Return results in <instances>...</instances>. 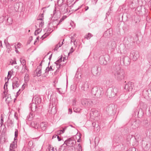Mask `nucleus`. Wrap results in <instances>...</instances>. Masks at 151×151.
<instances>
[{"label": "nucleus", "mask_w": 151, "mask_h": 151, "mask_svg": "<svg viewBox=\"0 0 151 151\" xmlns=\"http://www.w3.org/2000/svg\"><path fill=\"white\" fill-rule=\"evenodd\" d=\"M5 100L8 102H10L12 101V99L10 94L7 95V97H5Z\"/></svg>", "instance_id": "23"}, {"label": "nucleus", "mask_w": 151, "mask_h": 151, "mask_svg": "<svg viewBox=\"0 0 151 151\" xmlns=\"http://www.w3.org/2000/svg\"><path fill=\"white\" fill-rule=\"evenodd\" d=\"M33 101L35 102V104L38 105L41 103V99L40 96H35L33 98Z\"/></svg>", "instance_id": "8"}, {"label": "nucleus", "mask_w": 151, "mask_h": 151, "mask_svg": "<svg viewBox=\"0 0 151 151\" xmlns=\"http://www.w3.org/2000/svg\"><path fill=\"white\" fill-rule=\"evenodd\" d=\"M25 88V86H24V85H23L22 86V88H21V90H22V91Z\"/></svg>", "instance_id": "60"}, {"label": "nucleus", "mask_w": 151, "mask_h": 151, "mask_svg": "<svg viewBox=\"0 0 151 151\" xmlns=\"http://www.w3.org/2000/svg\"><path fill=\"white\" fill-rule=\"evenodd\" d=\"M77 148L78 150L77 151H82V148L80 144H78V146L77 147Z\"/></svg>", "instance_id": "39"}, {"label": "nucleus", "mask_w": 151, "mask_h": 151, "mask_svg": "<svg viewBox=\"0 0 151 151\" xmlns=\"http://www.w3.org/2000/svg\"><path fill=\"white\" fill-rule=\"evenodd\" d=\"M7 22L9 23V24H12V20L11 18H7Z\"/></svg>", "instance_id": "40"}, {"label": "nucleus", "mask_w": 151, "mask_h": 151, "mask_svg": "<svg viewBox=\"0 0 151 151\" xmlns=\"http://www.w3.org/2000/svg\"><path fill=\"white\" fill-rule=\"evenodd\" d=\"M58 135V134H57V138L58 139V141H60L61 140V139Z\"/></svg>", "instance_id": "56"}, {"label": "nucleus", "mask_w": 151, "mask_h": 151, "mask_svg": "<svg viewBox=\"0 0 151 151\" xmlns=\"http://www.w3.org/2000/svg\"><path fill=\"white\" fill-rule=\"evenodd\" d=\"M7 126L8 127H11L13 126V122L9 118L7 121Z\"/></svg>", "instance_id": "17"}, {"label": "nucleus", "mask_w": 151, "mask_h": 151, "mask_svg": "<svg viewBox=\"0 0 151 151\" xmlns=\"http://www.w3.org/2000/svg\"><path fill=\"white\" fill-rule=\"evenodd\" d=\"M1 2L4 4L7 5L8 4L9 0H0Z\"/></svg>", "instance_id": "34"}, {"label": "nucleus", "mask_w": 151, "mask_h": 151, "mask_svg": "<svg viewBox=\"0 0 151 151\" xmlns=\"http://www.w3.org/2000/svg\"><path fill=\"white\" fill-rule=\"evenodd\" d=\"M3 132H2L0 137V142L4 143L5 142V139L4 135V134H3Z\"/></svg>", "instance_id": "20"}, {"label": "nucleus", "mask_w": 151, "mask_h": 151, "mask_svg": "<svg viewBox=\"0 0 151 151\" xmlns=\"http://www.w3.org/2000/svg\"><path fill=\"white\" fill-rule=\"evenodd\" d=\"M24 8V4L21 2L15 4L14 5V9H23Z\"/></svg>", "instance_id": "5"}, {"label": "nucleus", "mask_w": 151, "mask_h": 151, "mask_svg": "<svg viewBox=\"0 0 151 151\" xmlns=\"http://www.w3.org/2000/svg\"><path fill=\"white\" fill-rule=\"evenodd\" d=\"M66 128H63L62 130H60L58 132L57 134H60L63 133L65 130L66 129Z\"/></svg>", "instance_id": "33"}, {"label": "nucleus", "mask_w": 151, "mask_h": 151, "mask_svg": "<svg viewBox=\"0 0 151 151\" xmlns=\"http://www.w3.org/2000/svg\"><path fill=\"white\" fill-rule=\"evenodd\" d=\"M52 66H50V67L48 66L46 69L45 72L43 74L44 76L46 77L48 73L50 71H53L54 70V69L53 68Z\"/></svg>", "instance_id": "9"}, {"label": "nucleus", "mask_w": 151, "mask_h": 151, "mask_svg": "<svg viewBox=\"0 0 151 151\" xmlns=\"http://www.w3.org/2000/svg\"><path fill=\"white\" fill-rule=\"evenodd\" d=\"M22 44L21 43L19 42L17 44V45H16L17 47V48H20L21 47V46Z\"/></svg>", "instance_id": "48"}, {"label": "nucleus", "mask_w": 151, "mask_h": 151, "mask_svg": "<svg viewBox=\"0 0 151 151\" xmlns=\"http://www.w3.org/2000/svg\"><path fill=\"white\" fill-rule=\"evenodd\" d=\"M51 28H48V30L47 31V32L41 37V38L42 39V40H43L44 38H46L47 36L49 35L50 33L53 31V30H52L51 31Z\"/></svg>", "instance_id": "14"}, {"label": "nucleus", "mask_w": 151, "mask_h": 151, "mask_svg": "<svg viewBox=\"0 0 151 151\" xmlns=\"http://www.w3.org/2000/svg\"><path fill=\"white\" fill-rule=\"evenodd\" d=\"M91 111L93 115H95V116H96V114H97L98 113V111L95 109H91Z\"/></svg>", "instance_id": "29"}, {"label": "nucleus", "mask_w": 151, "mask_h": 151, "mask_svg": "<svg viewBox=\"0 0 151 151\" xmlns=\"http://www.w3.org/2000/svg\"><path fill=\"white\" fill-rule=\"evenodd\" d=\"M52 54H51L49 58V60L50 61L51 60V59L52 58Z\"/></svg>", "instance_id": "62"}, {"label": "nucleus", "mask_w": 151, "mask_h": 151, "mask_svg": "<svg viewBox=\"0 0 151 151\" xmlns=\"http://www.w3.org/2000/svg\"><path fill=\"white\" fill-rule=\"evenodd\" d=\"M132 82H128L126 84L124 87V89L127 91H129L132 89Z\"/></svg>", "instance_id": "11"}, {"label": "nucleus", "mask_w": 151, "mask_h": 151, "mask_svg": "<svg viewBox=\"0 0 151 151\" xmlns=\"http://www.w3.org/2000/svg\"><path fill=\"white\" fill-rule=\"evenodd\" d=\"M8 82H7H7H6L4 86H5V87H7Z\"/></svg>", "instance_id": "59"}, {"label": "nucleus", "mask_w": 151, "mask_h": 151, "mask_svg": "<svg viewBox=\"0 0 151 151\" xmlns=\"http://www.w3.org/2000/svg\"><path fill=\"white\" fill-rule=\"evenodd\" d=\"M15 133H14L15 137L14 138V139H17V137L18 135V129H15Z\"/></svg>", "instance_id": "36"}, {"label": "nucleus", "mask_w": 151, "mask_h": 151, "mask_svg": "<svg viewBox=\"0 0 151 151\" xmlns=\"http://www.w3.org/2000/svg\"><path fill=\"white\" fill-rule=\"evenodd\" d=\"M0 47L2 48L3 46L2 45V42L0 40Z\"/></svg>", "instance_id": "58"}, {"label": "nucleus", "mask_w": 151, "mask_h": 151, "mask_svg": "<svg viewBox=\"0 0 151 151\" xmlns=\"http://www.w3.org/2000/svg\"><path fill=\"white\" fill-rule=\"evenodd\" d=\"M42 68L41 66H38L36 69V75L37 77H39L41 76L42 73Z\"/></svg>", "instance_id": "12"}, {"label": "nucleus", "mask_w": 151, "mask_h": 151, "mask_svg": "<svg viewBox=\"0 0 151 151\" xmlns=\"http://www.w3.org/2000/svg\"><path fill=\"white\" fill-rule=\"evenodd\" d=\"M58 45H56L55 48L53 50L54 51H57L58 49V48H59L58 47Z\"/></svg>", "instance_id": "51"}, {"label": "nucleus", "mask_w": 151, "mask_h": 151, "mask_svg": "<svg viewBox=\"0 0 151 151\" xmlns=\"http://www.w3.org/2000/svg\"><path fill=\"white\" fill-rule=\"evenodd\" d=\"M58 82V80L56 79L55 80V81H54L53 83H55V84H56Z\"/></svg>", "instance_id": "63"}, {"label": "nucleus", "mask_w": 151, "mask_h": 151, "mask_svg": "<svg viewBox=\"0 0 151 151\" xmlns=\"http://www.w3.org/2000/svg\"><path fill=\"white\" fill-rule=\"evenodd\" d=\"M89 87L88 83L87 82H85L81 87V91L83 92L87 91L88 90Z\"/></svg>", "instance_id": "7"}, {"label": "nucleus", "mask_w": 151, "mask_h": 151, "mask_svg": "<svg viewBox=\"0 0 151 151\" xmlns=\"http://www.w3.org/2000/svg\"><path fill=\"white\" fill-rule=\"evenodd\" d=\"M66 63H65V64H63L62 65H61V64H60L59 63L55 64L56 65L57 69H58L59 70V69L61 67H63L65 65Z\"/></svg>", "instance_id": "22"}, {"label": "nucleus", "mask_w": 151, "mask_h": 151, "mask_svg": "<svg viewBox=\"0 0 151 151\" xmlns=\"http://www.w3.org/2000/svg\"><path fill=\"white\" fill-rule=\"evenodd\" d=\"M67 16H63V17L60 19L59 22H57V25H58L60 24L61 23L67 18Z\"/></svg>", "instance_id": "21"}, {"label": "nucleus", "mask_w": 151, "mask_h": 151, "mask_svg": "<svg viewBox=\"0 0 151 151\" xmlns=\"http://www.w3.org/2000/svg\"><path fill=\"white\" fill-rule=\"evenodd\" d=\"M24 69V70L22 71V73H24L25 72H26V70H27V71H28V70L26 65H24V66H22V69Z\"/></svg>", "instance_id": "30"}, {"label": "nucleus", "mask_w": 151, "mask_h": 151, "mask_svg": "<svg viewBox=\"0 0 151 151\" xmlns=\"http://www.w3.org/2000/svg\"><path fill=\"white\" fill-rule=\"evenodd\" d=\"M17 139H14V141L10 144L9 148L10 150H13V149L17 147Z\"/></svg>", "instance_id": "10"}, {"label": "nucleus", "mask_w": 151, "mask_h": 151, "mask_svg": "<svg viewBox=\"0 0 151 151\" xmlns=\"http://www.w3.org/2000/svg\"><path fill=\"white\" fill-rule=\"evenodd\" d=\"M93 35L90 33H88L87 35H86L85 36V38L87 40L90 39V38L93 36Z\"/></svg>", "instance_id": "26"}, {"label": "nucleus", "mask_w": 151, "mask_h": 151, "mask_svg": "<svg viewBox=\"0 0 151 151\" xmlns=\"http://www.w3.org/2000/svg\"><path fill=\"white\" fill-rule=\"evenodd\" d=\"M6 47L7 49V52L8 53H10V52L11 51L12 49L9 43H8V45H6Z\"/></svg>", "instance_id": "25"}, {"label": "nucleus", "mask_w": 151, "mask_h": 151, "mask_svg": "<svg viewBox=\"0 0 151 151\" xmlns=\"http://www.w3.org/2000/svg\"><path fill=\"white\" fill-rule=\"evenodd\" d=\"M78 136V139L77 140V142H81V135H77L76 136V137H77Z\"/></svg>", "instance_id": "43"}, {"label": "nucleus", "mask_w": 151, "mask_h": 151, "mask_svg": "<svg viewBox=\"0 0 151 151\" xmlns=\"http://www.w3.org/2000/svg\"><path fill=\"white\" fill-rule=\"evenodd\" d=\"M14 48L15 49V52H16L17 53L19 54V51L17 49V47L16 45H14Z\"/></svg>", "instance_id": "53"}, {"label": "nucleus", "mask_w": 151, "mask_h": 151, "mask_svg": "<svg viewBox=\"0 0 151 151\" xmlns=\"http://www.w3.org/2000/svg\"><path fill=\"white\" fill-rule=\"evenodd\" d=\"M12 61H10V63H11L12 65H13L14 64H17V63L15 60H12Z\"/></svg>", "instance_id": "49"}, {"label": "nucleus", "mask_w": 151, "mask_h": 151, "mask_svg": "<svg viewBox=\"0 0 151 151\" xmlns=\"http://www.w3.org/2000/svg\"><path fill=\"white\" fill-rule=\"evenodd\" d=\"M52 104L53 105H54L55 106L57 104V102L56 101L55 98H52Z\"/></svg>", "instance_id": "35"}, {"label": "nucleus", "mask_w": 151, "mask_h": 151, "mask_svg": "<svg viewBox=\"0 0 151 151\" xmlns=\"http://www.w3.org/2000/svg\"><path fill=\"white\" fill-rule=\"evenodd\" d=\"M66 146L65 144L64 143V144L60 146L59 150V151H66L67 149L66 148Z\"/></svg>", "instance_id": "19"}, {"label": "nucleus", "mask_w": 151, "mask_h": 151, "mask_svg": "<svg viewBox=\"0 0 151 151\" xmlns=\"http://www.w3.org/2000/svg\"><path fill=\"white\" fill-rule=\"evenodd\" d=\"M130 58L128 56H125L122 59L124 64L126 66H127L130 64Z\"/></svg>", "instance_id": "6"}, {"label": "nucleus", "mask_w": 151, "mask_h": 151, "mask_svg": "<svg viewBox=\"0 0 151 151\" xmlns=\"http://www.w3.org/2000/svg\"><path fill=\"white\" fill-rule=\"evenodd\" d=\"M116 79L119 81H121L127 78V75L124 71L121 69H119L114 73Z\"/></svg>", "instance_id": "1"}, {"label": "nucleus", "mask_w": 151, "mask_h": 151, "mask_svg": "<svg viewBox=\"0 0 151 151\" xmlns=\"http://www.w3.org/2000/svg\"><path fill=\"white\" fill-rule=\"evenodd\" d=\"M62 61V56H61V57L57 61L55 62V64L60 63Z\"/></svg>", "instance_id": "41"}, {"label": "nucleus", "mask_w": 151, "mask_h": 151, "mask_svg": "<svg viewBox=\"0 0 151 151\" xmlns=\"http://www.w3.org/2000/svg\"><path fill=\"white\" fill-rule=\"evenodd\" d=\"M118 91V90L117 88H114L113 89V91L115 94H117Z\"/></svg>", "instance_id": "42"}, {"label": "nucleus", "mask_w": 151, "mask_h": 151, "mask_svg": "<svg viewBox=\"0 0 151 151\" xmlns=\"http://www.w3.org/2000/svg\"><path fill=\"white\" fill-rule=\"evenodd\" d=\"M73 105L75 106L76 105V99H73L72 100Z\"/></svg>", "instance_id": "45"}, {"label": "nucleus", "mask_w": 151, "mask_h": 151, "mask_svg": "<svg viewBox=\"0 0 151 151\" xmlns=\"http://www.w3.org/2000/svg\"><path fill=\"white\" fill-rule=\"evenodd\" d=\"M31 126L33 128L37 129H38L40 128L39 125L37 124V122L35 121L32 122Z\"/></svg>", "instance_id": "16"}, {"label": "nucleus", "mask_w": 151, "mask_h": 151, "mask_svg": "<svg viewBox=\"0 0 151 151\" xmlns=\"http://www.w3.org/2000/svg\"><path fill=\"white\" fill-rule=\"evenodd\" d=\"M64 41V39L63 40V41L61 42V43L60 42L59 43L57 44L58 45V47H60L63 44V42Z\"/></svg>", "instance_id": "46"}, {"label": "nucleus", "mask_w": 151, "mask_h": 151, "mask_svg": "<svg viewBox=\"0 0 151 151\" xmlns=\"http://www.w3.org/2000/svg\"><path fill=\"white\" fill-rule=\"evenodd\" d=\"M11 71H9L8 72V74L7 75V78H6V77L5 78V81H6V80H7V82H8L9 80V79H10L11 76V75L10 74V73H11Z\"/></svg>", "instance_id": "32"}, {"label": "nucleus", "mask_w": 151, "mask_h": 151, "mask_svg": "<svg viewBox=\"0 0 151 151\" xmlns=\"http://www.w3.org/2000/svg\"><path fill=\"white\" fill-rule=\"evenodd\" d=\"M4 43L6 46L8 45V43H9L7 40H4Z\"/></svg>", "instance_id": "55"}, {"label": "nucleus", "mask_w": 151, "mask_h": 151, "mask_svg": "<svg viewBox=\"0 0 151 151\" xmlns=\"http://www.w3.org/2000/svg\"><path fill=\"white\" fill-rule=\"evenodd\" d=\"M30 108L33 111H35L37 110V104L35 103H33L30 105Z\"/></svg>", "instance_id": "15"}, {"label": "nucleus", "mask_w": 151, "mask_h": 151, "mask_svg": "<svg viewBox=\"0 0 151 151\" xmlns=\"http://www.w3.org/2000/svg\"><path fill=\"white\" fill-rule=\"evenodd\" d=\"M20 62L23 66L26 65V61L24 59H23L22 61L21 60Z\"/></svg>", "instance_id": "44"}, {"label": "nucleus", "mask_w": 151, "mask_h": 151, "mask_svg": "<svg viewBox=\"0 0 151 151\" xmlns=\"http://www.w3.org/2000/svg\"><path fill=\"white\" fill-rule=\"evenodd\" d=\"M4 91L3 92V93L4 94V96L3 97V99L5 97L6 98V97H7V95H9V94L8 93V90L7 87L4 86Z\"/></svg>", "instance_id": "18"}, {"label": "nucleus", "mask_w": 151, "mask_h": 151, "mask_svg": "<svg viewBox=\"0 0 151 151\" xmlns=\"http://www.w3.org/2000/svg\"><path fill=\"white\" fill-rule=\"evenodd\" d=\"M41 30L40 29H38L36 30L35 32V35H36L38 34L41 32Z\"/></svg>", "instance_id": "37"}, {"label": "nucleus", "mask_w": 151, "mask_h": 151, "mask_svg": "<svg viewBox=\"0 0 151 151\" xmlns=\"http://www.w3.org/2000/svg\"><path fill=\"white\" fill-rule=\"evenodd\" d=\"M73 42L75 46L76 47L77 45V42H76V40L74 38H71V43Z\"/></svg>", "instance_id": "28"}, {"label": "nucleus", "mask_w": 151, "mask_h": 151, "mask_svg": "<svg viewBox=\"0 0 151 151\" xmlns=\"http://www.w3.org/2000/svg\"><path fill=\"white\" fill-rule=\"evenodd\" d=\"M59 71V70L58 69H57L54 72V75H57Z\"/></svg>", "instance_id": "54"}, {"label": "nucleus", "mask_w": 151, "mask_h": 151, "mask_svg": "<svg viewBox=\"0 0 151 151\" xmlns=\"http://www.w3.org/2000/svg\"><path fill=\"white\" fill-rule=\"evenodd\" d=\"M41 21H42L40 23V24H39V27H42V26L44 25V22H43V20H41Z\"/></svg>", "instance_id": "47"}, {"label": "nucleus", "mask_w": 151, "mask_h": 151, "mask_svg": "<svg viewBox=\"0 0 151 151\" xmlns=\"http://www.w3.org/2000/svg\"><path fill=\"white\" fill-rule=\"evenodd\" d=\"M64 143L66 146L71 147L75 145L76 141L74 138L71 137L65 140Z\"/></svg>", "instance_id": "2"}, {"label": "nucleus", "mask_w": 151, "mask_h": 151, "mask_svg": "<svg viewBox=\"0 0 151 151\" xmlns=\"http://www.w3.org/2000/svg\"><path fill=\"white\" fill-rule=\"evenodd\" d=\"M72 113V110L71 109H68V114H71Z\"/></svg>", "instance_id": "52"}, {"label": "nucleus", "mask_w": 151, "mask_h": 151, "mask_svg": "<svg viewBox=\"0 0 151 151\" xmlns=\"http://www.w3.org/2000/svg\"><path fill=\"white\" fill-rule=\"evenodd\" d=\"M74 51V50L73 48V47H71L70 50V52L68 53V54L69 55L70 53H73Z\"/></svg>", "instance_id": "50"}, {"label": "nucleus", "mask_w": 151, "mask_h": 151, "mask_svg": "<svg viewBox=\"0 0 151 151\" xmlns=\"http://www.w3.org/2000/svg\"><path fill=\"white\" fill-rule=\"evenodd\" d=\"M47 127V122H42L40 125V127L42 130L45 131V130Z\"/></svg>", "instance_id": "13"}, {"label": "nucleus", "mask_w": 151, "mask_h": 151, "mask_svg": "<svg viewBox=\"0 0 151 151\" xmlns=\"http://www.w3.org/2000/svg\"><path fill=\"white\" fill-rule=\"evenodd\" d=\"M15 68L18 70L19 69V66L16 65L15 66Z\"/></svg>", "instance_id": "64"}, {"label": "nucleus", "mask_w": 151, "mask_h": 151, "mask_svg": "<svg viewBox=\"0 0 151 151\" xmlns=\"http://www.w3.org/2000/svg\"><path fill=\"white\" fill-rule=\"evenodd\" d=\"M21 89H20L17 92V95H19L21 92Z\"/></svg>", "instance_id": "57"}, {"label": "nucleus", "mask_w": 151, "mask_h": 151, "mask_svg": "<svg viewBox=\"0 0 151 151\" xmlns=\"http://www.w3.org/2000/svg\"><path fill=\"white\" fill-rule=\"evenodd\" d=\"M81 103L83 106H86L88 103L87 99H83L81 101Z\"/></svg>", "instance_id": "24"}, {"label": "nucleus", "mask_w": 151, "mask_h": 151, "mask_svg": "<svg viewBox=\"0 0 151 151\" xmlns=\"http://www.w3.org/2000/svg\"><path fill=\"white\" fill-rule=\"evenodd\" d=\"M1 120H0V124L1 125V127H2L3 124V123L4 122V117L2 116V114L1 115Z\"/></svg>", "instance_id": "38"}, {"label": "nucleus", "mask_w": 151, "mask_h": 151, "mask_svg": "<svg viewBox=\"0 0 151 151\" xmlns=\"http://www.w3.org/2000/svg\"><path fill=\"white\" fill-rule=\"evenodd\" d=\"M99 141V137H96L94 139V142L95 145H97L98 144Z\"/></svg>", "instance_id": "31"}, {"label": "nucleus", "mask_w": 151, "mask_h": 151, "mask_svg": "<svg viewBox=\"0 0 151 151\" xmlns=\"http://www.w3.org/2000/svg\"><path fill=\"white\" fill-rule=\"evenodd\" d=\"M57 134H55V135H53L52 136V138L53 139L54 138H55L57 137Z\"/></svg>", "instance_id": "61"}, {"label": "nucleus", "mask_w": 151, "mask_h": 151, "mask_svg": "<svg viewBox=\"0 0 151 151\" xmlns=\"http://www.w3.org/2000/svg\"><path fill=\"white\" fill-rule=\"evenodd\" d=\"M20 81L18 78L15 77L13 78L12 81V88L13 89L18 87L19 86Z\"/></svg>", "instance_id": "4"}, {"label": "nucleus", "mask_w": 151, "mask_h": 151, "mask_svg": "<svg viewBox=\"0 0 151 151\" xmlns=\"http://www.w3.org/2000/svg\"><path fill=\"white\" fill-rule=\"evenodd\" d=\"M43 17L44 16L43 13H42V14H40L37 17V20H42L44 19Z\"/></svg>", "instance_id": "27"}, {"label": "nucleus", "mask_w": 151, "mask_h": 151, "mask_svg": "<svg viewBox=\"0 0 151 151\" xmlns=\"http://www.w3.org/2000/svg\"><path fill=\"white\" fill-rule=\"evenodd\" d=\"M61 16L60 12V10H54L53 12V14L52 15V17L54 18L53 22H58V21L57 20Z\"/></svg>", "instance_id": "3"}]
</instances>
